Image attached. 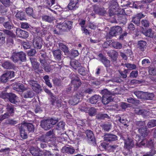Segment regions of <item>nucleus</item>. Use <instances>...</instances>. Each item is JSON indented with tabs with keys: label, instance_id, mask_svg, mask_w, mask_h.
Here are the masks:
<instances>
[{
	"label": "nucleus",
	"instance_id": "17",
	"mask_svg": "<svg viewBox=\"0 0 156 156\" xmlns=\"http://www.w3.org/2000/svg\"><path fill=\"white\" fill-rule=\"evenodd\" d=\"M61 52V51L59 49L52 50V52L53 57L56 61H59L61 60L62 57Z\"/></svg>",
	"mask_w": 156,
	"mask_h": 156
},
{
	"label": "nucleus",
	"instance_id": "59",
	"mask_svg": "<svg viewBox=\"0 0 156 156\" xmlns=\"http://www.w3.org/2000/svg\"><path fill=\"white\" fill-rule=\"evenodd\" d=\"M132 22L137 26H138L140 24V20L139 17H138L137 16H136L133 18Z\"/></svg>",
	"mask_w": 156,
	"mask_h": 156
},
{
	"label": "nucleus",
	"instance_id": "34",
	"mask_svg": "<svg viewBox=\"0 0 156 156\" xmlns=\"http://www.w3.org/2000/svg\"><path fill=\"white\" fill-rule=\"evenodd\" d=\"M44 91L48 94L51 97L52 100L51 101L52 102L51 104L52 105H54V102L56 101V97L53 95V94L51 92L50 90L48 89L47 88H44Z\"/></svg>",
	"mask_w": 156,
	"mask_h": 156
},
{
	"label": "nucleus",
	"instance_id": "53",
	"mask_svg": "<svg viewBox=\"0 0 156 156\" xmlns=\"http://www.w3.org/2000/svg\"><path fill=\"white\" fill-rule=\"evenodd\" d=\"M30 61L32 63V65L35 69H37L39 67L38 63L34 60L33 58H30Z\"/></svg>",
	"mask_w": 156,
	"mask_h": 156
},
{
	"label": "nucleus",
	"instance_id": "51",
	"mask_svg": "<svg viewBox=\"0 0 156 156\" xmlns=\"http://www.w3.org/2000/svg\"><path fill=\"white\" fill-rule=\"evenodd\" d=\"M149 128L156 126V119H152L149 121L147 125Z\"/></svg>",
	"mask_w": 156,
	"mask_h": 156
},
{
	"label": "nucleus",
	"instance_id": "13",
	"mask_svg": "<svg viewBox=\"0 0 156 156\" xmlns=\"http://www.w3.org/2000/svg\"><path fill=\"white\" fill-rule=\"evenodd\" d=\"M15 75V73L13 71H7L3 74L1 77V80L2 83L7 82L9 80Z\"/></svg>",
	"mask_w": 156,
	"mask_h": 156
},
{
	"label": "nucleus",
	"instance_id": "58",
	"mask_svg": "<svg viewBox=\"0 0 156 156\" xmlns=\"http://www.w3.org/2000/svg\"><path fill=\"white\" fill-rule=\"evenodd\" d=\"M23 46L25 50L30 49L31 47V44L28 41L24 42L23 43Z\"/></svg>",
	"mask_w": 156,
	"mask_h": 156
},
{
	"label": "nucleus",
	"instance_id": "48",
	"mask_svg": "<svg viewBox=\"0 0 156 156\" xmlns=\"http://www.w3.org/2000/svg\"><path fill=\"white\" fill-rule=\"evenodd\" d=\"M77 3H75L73 2H70L68 5V9L70 10L75 9L77 8L78 5H77Z\"/></svg>",
	"mask_w": 156,
	"mask_h": 156
},
{
	"label": "nucleus",
	"instance_id": "21",
	"mask_svg": "<svg viewBox=\"0 0 156 156\" xmlns=\"http://www.w3.org/2000/svg\"><path fill=\"white\" fill-rule=\"evenodd\" d=\"M40 63H42L46 62L45 59L48 58L46 52L44 50H41L38 52Z\"/></svg>",
	"mask_w": 156,
	"mask_h": 156
},
{
	"label": "nucleus",
	"instance_id": "61",
	"mask_svg": "<svg viewBox=\"0 0 156 156\" xmlns=\"http://www.w3.org/2000/svg\"><path fill=\"white\" fill-rule=\"evenodd\" d=\"M4 5H0V12L2 15H4L7 12V9Z\"/></svg>",
	"mask_w": 156,
	"mask_h": 156
},
{
	"label": "nucleus",
	"instance_id": "20",
	"mask_svg": "<svg viewBox=\"0 0 156 156\" xmlns=\"http://www.w3.org/2000/svg\"><path fill=\"white\" fill-rule=\"evenodd\" d=\"M108 55L111 58V61L115 62L117 59L118 56V52L114 50H111L107 53Z\"/></svg>",
	"mask_w": 156,
	"mask_h": 156
},
{
	"label": "nucleus",
	"instance_id": "55",
	"mask_svg": "<svg viewBox=\"0 0 156 156\" xmlns=\"http://www.w3.org/2000/svg\"><path fill=\"white\" fill-rule=\"evenodd\" d=\"M125 66L129 70H132L136 69V65L134 64L130 63H126L124 64Z\"/></svg>",
	"mask_w": 156,
	"mask_h": 156
},
{
	"label": "nucleus",
	"instance_id": "19",
	"mask_svg": "<svg viewBox=\"0 0 156 156\" xmlns=\"http://www.w3.org/2000/svg\"><path fill=\"white\" fill-rule=\"evenodd\" d=\"M16 33L17 35L19 37L23 38H26L29 36V33L27 31L19 28L16 29Z\"/></svg>",
	"mask_w": 156,
	"mask_h": 156
},
{
	"label": "nucleus",
	"instance_id": "33",
	"mask_svg": "<svg viewBox=\"0 0 156 156\" xmlns=\"http://www.w3.org/2000/svg\"><path fill=\"white\" fill-rule=\"evenodd\" d=\"M71 66L75 69L76 70L79 67H80L81 64L76 59L71 60Z\"/></svg>",
	"mask_w": 156,
	"mask_h": 156
},
{
	"label": "nucleus",
	"instance_id": "43",
	"mask_svg": "<svg viewBox=\"0 0 156 156\" xmlns=\"http://www.w3.org/2000/svg\"><path fill=\"white\" fill-rule=\"evenodd\" d=\"M137 113L139 115H142L144 117H147L148 115L149 112L145 109H140L139 110Z\"/></svg>",
	"mask_w": 156,
	"mask_h": 156
},
{
	"label": "nucleus",
	"instance_id": "7",
	"mask_svg": "<svg viewBox=\"0 0 156 156\" xmlns=\"http://www.w3.org/2000/svg\"><path fill=\"white\" fill-rule=\"evenodd\" d=\"M137 133H138L136 134V136L138 138V140L139 142V139L144 138L147 136L149 133V130L145 126V127H141L138 128Z\"/></svg>",
	"mask_w": 156,
	"mask_h": 156
},
{
	"label": "nucleus",
	"instance_id": "10",
	"mask_svg": "<svg viewBox=\"0 0 156 156\" xmlns=\"http://www.w3.org/2000/svg\"><path fill=\"white\" fill-rule=\"evenodd\" d=\"M27 81L29 84L31 86L32 89L34 91L37 93L41 92L42 90L41 87L37 81L30 80Z\"/></svg>",
	"mask_w": 156,
	"mask_h": 156
},
{
	"label": "nucleus",
	"instance_id": "60",
	"mask_svg": "<svg viewBox=\"0 0 156 156\" xmlns=\"http://www.w3.org/2000/svg\"><path fill=\"white\" fill-rule=\"evenodd\" d=\"M112 45L114 48L116 49H121L122 48V44L117 42H112Z\"/></svg>",
	"mask_w": 156,
	"mask_h": 156
},
{
	"label": "nucleus",
	"instance_id": "28",
	"mask_svg": "<svg viewBox=\"0 0 156 156\" xmlns=\"http://www.w3.org/2000/svg\"><path fill=\"white\" fill-rule=\"evenodd\" d=\"M79 97V96L77 94L74 96L69 100V103L72 105H76L80 101Z\"/></svg>",
	"mask_w": 156,
	"mask_h": 156
},
{
	"label": "nucleus",
	"instance_id": "24",
	"mask_svg": "<svg viewBox=\"0 0 156 156\" xmlns=\"http://www.w3.org/2000/svg\"><path fill=\"white\" fill-rule=\"evenodd\" d=\"M2 66L6 69H14L15 66L11 62L9 61H5L2 64Z\"/></svg>",
	"mask_w": 156,
	"mask_h": 156
},
{
	"label": "nucleus",
	"instance_id": "12",
	"mask_svg": "<svg viewBox=\"0 0 156 156\" xmlns=\"http://www.w3.org/2000/svg\"><path fill=\"white\" fill-rule=\"evenodd\" d=\"M122 32V28L120 26H116L112 27L109 32V34L112 37L121 34Z\"/></svg>",
	"mask_w": 156,
	"mask_h": 156
},
{
	"label": "nucleus",
	"instance_id": "3",
	"mask_svg": "<svg viewBox=\"0 0 156 156\" xmlns=\"http://www.w3.org/2000/svg\"><path fill=\"white\" fill-rule=\"evenodd\" d=\"M10 58L14 63L18 62L19 61L24 62L26 61V55L23 51L19 52H14L12 53Z\"/></svg>",
	"mask_w": 156,
	"mask_h": 156
},
{
	"label": "nucleus",
	"instance_id": "39",
	"mask_svg": "<svg viewBox=\"0 0 156 156\" xmlns=\"http://www.w3.org/2000/svg\"><path fill=\"white\" fill-rule=\"evenodd\" d=\"M58 45L59 48L61 49L65 53H69V51L68 47L62 43H59Z\"/></svg>",
	"mask_w": 156,
	"mask_h": 156
},
{
	"label": "nucleus",
	"instance_id": "25",
	"mask_svg": "<svg viewBox=\"0 0 156 156\" xmlns=\"http://www.w3.org/2000/svg\"><path fill=\"white\" fill-rule=\"evenodd\" d=\"M71 83L73 85L75 90H76L81 84V81L79 78L72 80Z\"/></svg>",
	"mask_w": 156,
	"mask_h": 156
},
{
	"label": "nucleus",
	"instance_id": "45",
	"mask_svg": "<svg viewBox=\"0 0 156 156\" xmlns=\"http://www.w3.org/2000/svg\"><path fill=\"white\" fill-rule=\"evenodd\" d=\"M144 94V99L151 100L153 99L154 97V94L152 93H150L147 92H145Z\"/></svg>",
	"mask_w": 156,
	"mask_h": 156
},
{
	"label": "nucleus",
	"instance_id": "22",
	"mask_svg": "<svg viewBox=\"0 0 156 156\" xmlns=\"http://www.w3.org/2000/svg\"><path fill=\"white\" fill-rule=\"evenodd\" d=\"M141 32L146 37L150 38H152L153 37L154 33L152 32V29L151 28L147 29L142 27Z\"/></svg>",
	"mask_w": 156,
	"mask_h": 156
},
{
	"label": "nucleus",
	"instance_id": "29",
	"mask_svg": "<svg viewBox=\"0 0 156 156\" xmlns=\"http://www.w3.org/2000/svg\"><path fill=\"white\" fill-rule=\"evenodd\" d=\"M42 20L46 22L51 23L54 20V17L51 15H44L41 17Z\"/></svg>",
	"mask_w": 156,
	"mask_h": 156
},
{
	"label": "nucleus",
	"instance_id": "56",
	"mask_svg": "<svg viewBox=\"0 0 156 156\" xmlns=\"http://www.w3.org/2000/svg\"><path fill=\"white\" fill-rule=\"evenodd\" d=\"M119 73L121 75V77L123 79L126 78L127 77L126 74L128 72V69H125L124 71H122L119 70Z\"/></svg>",
	"mask_w": 156,
	"mask_h": 156
},
{
	"label": "nucleus",
	"instance_id": "30",
	"mask_svg": "<svg viewBox=\"0 0 156 156\" xmlns=\"http://www.w3.org/2000/svg\"><path fill=\"white\" fill-rule=\"evenodd\" d=\"M15 16L16 18L20 20H23L26 19L24 12L21 10L17 11V12Z\"/></svg>",
	"mask_w": 156,
	"mask_h": 156
},
{
	"label": "nucleus",
	"instance_id": "40",
	"mask_svg": "<svg viewBox=\"0 0 156 156\" xmlns=\"http://www.w3.org/2000/svg\"><path fill=\"white\" fill-rule=\"evenodd\" d=\"M62 150L63 151H65L66 152L73 154L74 152V149L70 147H63Z\"/></svg>",
	"mask_w": 156,
	"mask_h": 156
},
{
	"label": "nucleus",
	"instance_id": "49",
	"mask_svg": "<svg viewBox=\"0 0 156 156\" xmlns=\"http://www.w3.org/2000/svg\"><path fill=\"white\" fill-rule=\"evenodd\" d=\"M145 92L140 91H134V94L139 98L143 99L144 98V94Z\"/></svg>",
	"mask_w": 156,
	"mask_h": 156
},
{
	"label": "nucleus",
	"instance_id": "35",
	"mask_svg": "<svg viewBox=\"0 0 156 156\" xmlns=\"http://www.w3.org/2000/svg\"><path fill=\"white\" fill-rule=\"evenodd\" d=\"M3 26L6 29L11 30L13 28L14 25L11 21H9L3 23Z\"/></svg>",
	"mask_w": 156,
	"mask_h": 156
},
{
	"label": "nucleus",
	"instance_id": "52",
	"mask_svg": "<svg viewBox=\"0 0 156 156\" xmlns=\"http://www.w3.org/2000/svg\"><path fill=\"white\" fill-rule=\"evenodd\" d=\"M127 102L133 104H138L139 102V101L136 99H134L132 98L129 97L127 98L126 100Z\"/></svg>",
	"mask_w": 156,
	"mask_h": 156
},
{
	"label": "nucleus",
	"instance_id": "31",
	"mask_svg": "<svg viewBox=\"0 0 156 156\" xmlns=\"http://www.w3.org/2000/svg\"><path fill=\"white\" fill-rule=\"evenodd\" d=\"M34 95V93L32 91L29 90L24 92L22 94V97L25 98H32Z\"/></svg>",
	"mask_w": 156,
	"mask_h": 156
},
{
	"label": "nucleus",
	"instance_id": "6",
	"mask_svg": "<svg viewBox=\"0 0 156 156\" xmlns=\"http://www.w3.org/2000/svg\"><path fill=\"white\" fill-rule=\"evenodd\" d=\"M32 148L30 150V153L35 156H41L45 153V156H53L51 154L50 152L48 151L43 152L41 150H40L38 147H32Z\"/></svg>",
	"mask_w": 156,
	"mask_h": 156
},
{
	"label": "nucleus",
	"instance_id": "4",
	"mask_svg": "<svg viewBox=\"0 0 156 156\" xmlns=\"http://www.w3.org/2000/svg\"><path fill=\"white\" fill-rule=\"evenodd\" d=\"M101 93L102 95V103L104 105H107L113 100L112 97V94L107 89L102 90Z\"/></svg>",
	"mask_w": 156,
	"mask_h": 156
},
{
	"label": "nucleus",
	"instance_id": "11",
	"mask_svg": "<svg viewBox=\"0 0 156 156\" xmlns=\"http://www.w3.org/2000/svg\"><path fill=\"white\" fill-rule=\"evenodd\" d=\"M85 133L88 139V143L95 146L96 140L93 132L90 130L87 129L85 131Z\"/></svg>",
	"mask_w": 156,
	"mask_h": 156
},
{
	"label": "nucleus",
	"instance_id": "16",
	"mask_svg": "<svg viewBox=\"0 0 156 156\" xmlns=\"http://www.w3.org/2000/svg\"><path fill=\"white\" fill-rule=\"evenodd\" d=\"M34 46L35 48L40 49L42 46L41 39L39 37L34 38L33 40Z\"/></svg>",
	"mask_w": 156,
	"mask_h": 156
},
{
	"label": "nucleus",
	"instance_id": "50",
	"mask_svg": "<svg viewBox=\"0 0 156 156\" xmlns=\"http://www.w3.org/2000/svg\"><path fill=\"white\" fill-rule=\"evenodd\" d=\"M9 30L4 29L2 31L5 34L9 36V37H15L16 35L13 34Z\"/></svg>",
	"mask_w": 156,
	"mask_h": 156
},
{
	"label": "nucleus",
	"instance_id": "37",
	"mask_svg": "<svg viewBox=\"0 0 156 156\" xmlns=\"http://www.w3.org/2000/svg\"><path fill=\"white\" fill-rule=\"evenodd\" d=\"M96 112L97 109H95L94 108L89 107L87 113H88L89 115L90 116H95L96 115Z\"/></svg>",
	"mask_w": 156,
	"mask_h": 156
},
{
	"label": "nucleus",
	"instance_id": "62",
	"mask_svg": "<svg viewBox=\"0 0 156 156\" xmlns=\"http://www.w3.org/2000/svg\"><path fill=\"white\" fill-rule=\"evenodd\" d=\"M79 67V68L78 69V73L83 76H85L86 74V72L84 68L80 66Z\"/></svg>",
	"mask_w": 156,
	"mask_h": 156
},
{
	"label": "nucleus",
	"instance_id": "36",
	"mask_svg": "<svg viewBox=\"0 0 156 156\" xmlns=\"http://www.w3.org/2000/svg\"><path fill=\"white\" fill-rule=\"evenodd\" d=\"M18 123V121L15 120L14 119H9L6 120L5 122L6 125H11L14 126Z\"/></svg>",
	"mask_w": 156,
	"mask_h": 156
},
{
	"label": "nucleus",
	"instance_id": "8",
	"mask_svg": "<svg viewBox=\"0 0 156 156\" xmlns=\"http://www.w3.org/2000/svg\"><path fill=\"white\" fill-rule=\"evenodd\" d=\"M104 140L102 143L101 146H106L108 145V142L115 141L117 140V136L114 134L110 133H106L104 136Z\"/></svg>",
	"mask_w": 156,
	"mask_h": 156
},
{
	"label": "nucleus",
	"instance_id": "57",
	"mask_svg": "<svg viewBox=\"0 0 156 156\" xmlns=\"http://www.w3.org/2000/svg\"><path fill=\"white\" fill-rule=\"evenodd\" d=\"M0 2L6 7H8L10 5V0H0Z\"/></svg>",
	"mask_w": 156,
	"mask_h": 156
},
{
	"label": "nucleus",
	"instance_id": "27",
	"mask_svg": "<svg viewBox=\"0 0 156 156\" xmlns=\"http://www.w3.org/2000/svg\"><path fill=\"white\" fill-rule=\"evenodd\" d=\"M137 45L138 48L141 51H144L146 49L147 44L146 41L141 40L138 41Z\"/></svg>",
	"mask_w": 156,
	"mask_h": 156
},
{
	"label": "nucleus",
	"instance_id": "26",
	"mask_svg": "<svg viewBox=\"0 0 156 156\" xmlns=\"http://www.w3.org/2000/svg\"><path fill=\"white\" fill-rule=\"evenodd\" d=\"M146 145L147 146H153V141L152 140H150L147 142V140L146 139H144L139 142V146H145Z\"/></svg>",
	"mask_w": 156,
	"mask_h": 156
},
{
	"label": "nucleus",
	"instance_id": "15",
	"mask_svg": "<svg viewBox=\"0 0 156 156\" xmlns=\"http://www.w3.org/2000/svg\"><path fill=\"white\" fill-rule=\"evenodd\" d=\"M115 17L117 23L123 25L126 23L127 19L126 15L119 14V15H115Z\"/></svg>",
	"mask_w": 156,
	"mask_h": 156
},
{
	"label": "nucleus",
	"instance_id": "5",
	"mask_svg": "<svg viewBox=\"0 0 156 156\" xmlns=\"http://www.w3.org/2000/svg\"><path fill=\"white\" fill-rule=\"evenodd\" d=\"M1 97L4 99H7L11 103L15 104L17 102V96L12 93H8L6 92H2Z\"/></svg>",
	"mask_w": 156,
	"mask_h": 156
},
{
	"label": "nucleus",
	"instance_id": "44",
	"mask_svg": "<svg viewBox=\"0 0 156 156\" xmlns=\"http://www.w3.org/2000/svg\"><path fill=\"white\" fill-rule=\"evenodd\" d=\"M65 123L63 122H58L56 126L55 129L64 130L65 129Z\"/></svg>",
	"mask_w": 156,
	"mask_h": 156
},
{
	"label": "nucleus",
	"instance_id": "23",
	"mask_svg": "<svg viewBox=\"0 0 156 156\" xmlns=\"http://www.w3.org/2000/svg\"><path fill=\"white\" fill-rule=\"evenodd\" d=\"M94 11L96 13L100 15H104L105 11L104 9L99 7L98 5L94 6Z\"/></svg>",
	"mask_w": 156,
	"mask_h": 156
},
{
	"label": "nucleus",
	"instance_id": "46",
	"mask_svg": "<svg viewBox=\"0 0 156 156\" xmlns=\"http://www.w3.org/2000/svg\"><path fill=\"white\" fill-rule=\"evenodd\" d=\"M118 120L120 122L122 123L123 125L126 126H128V122L125 117L123 116L120 117Z\"/></svg>",
	"mask_w": 156,
	"mask_h": 156
},
{
	"label": "nucleus",
	"instance_id": "38",
	"mask_svg": "<svg viewBox=\"0 0 156 156\" xmlns=\"http://www.w3.org/2000/svg\"><path fill=\"white\" fill-rule=\"evenodd\" d=\"M101 126L102 127L103 129L105 131H108L111 129V124L110 123L108 122L102 124Z\"/></svg>",
	"mask_w": 156,
	"mask_h": 156
},
{
	"label": "nucleus",
	"instance_id": "42",
	"mask_svg": "<svg viewBox=\"0 0 156 156\" xmlns=\"http://www.w3.org/2000/svg\"><path fill=\"white\" fill-rule=\"evenodd\" d=\"M41 66L45 72H49L50 71L51 69L49 64L46 62L41 63Z\"/></svg>",
	"mask_w": 156,
	"mask_h": 156
},
{
	"label": "nucleus",
	"instance_id": "54",
	"mask_svg": "<svg viewBox=\"0 0 156 156\" xmlns=\"http://www.w3.org/2000/svg\"><path fill=\"white\" fill-rule=\"evenodd\" d=\"M135 125L139 127H145V123L144 121L140 120L136 121L135 122Z\"/></svg>",
	"mask_w": 156,
	"mask_h": 156
},
{
	"label": "nucleus",
	"instance_id": "47",
	"mask_svg": "<svg viewBox=\"0 0 156 156\" xmlns=\"http://www.w3.org/2000/svg\"><path fill=\"white\" fill-rule=\"evenodd\" d=\"M96 118L98 119L103 120L105 119H109L110 117L106 114H99L96 115Z\"/></svg>",
	"mask_w": 156,
	"mask_h": 156
},
{
	"label": "nucleus",
	"instance_id": "9",
	"mask_svg": "<svg viewBox=\"0 0 156 156\" xmlns=\"http://www.w3.org/2000/svg\"><path fill=\"white\" fill-rule=\"evenodd\" d=\"M73 22L68 21L62 23L57 26V27L59 29L61 32L67 31L72 28Z\"/></svg>",
	"mask_w": 156,
	"mask_h": 156
},
{
	"label": "nucleus",
	"instance_id": "1",
	"mask_svg": "<svg viewBox=\"0 0 156 156\" xmlns=\"http://www.w3.org/2000/svg\"><path fill=\"white\" fill-rule=\"evenodd\" d=\"M17 127L20 131L21 136L24 139L27 138L28 133H33L34 131V126L31 123L26 122L22 124H19Z\"/></svg>",
	"mask_w": 156,
	"mask_h": 156
},
{
	"label": "nucleus",
	"instance_id": "18",
	"mask_svg": "<svg viewBox=\"0 0 156 156\" xmlns=\"http://www.w3.org/2000/svg\"><path fill=\"white\" fill-rule=\"evenodd\" d=\"M139 141L137 142L129 137L124 140V146H133L135 143L137 144V146H139Z\"/></svg>",
	"mask_w": 156,
	"mask_h": 156
},
{
	"label": "nucleus",
	"instance_id": "64",
	"mask_svg": "<svg viewBox=\"0 0 156 156\" xmlns=\"http://www.w3.org/2000/svg\"><path fill=\"white\" fill-rule=\"evenodd\" d=\"M156 154V151L151 149L150 151L147 152L146 154L142 156H153Z\"/></svg>",
	"mask_w": 156,
	"mask_h": 156
},
{
	"label": "nucleus",
	"instance_id": "14",
	"mask_svg": "<svg viewBox=\"0 0 156 156\" xmlns=\"http://www.w3.org/2000/svg\"><path fill=\"white\" fill-rule=\"evenodd\" d=\"M98 56L100 58V61L103 64L105 67L106 68V70L108 72V67L110 66V61L108 60L102 54H99Z\"/></svg>",
	"mask_w": 156,
	"mask_h": 156
},
{
	"label": "nucleus",
	"instance_id": "32",
	"mask_svg": "<svg viewBox=\"0 0 156 156\" xmlns=\"http://www.w3.org/2000/svg\"><path fill=\"white\" fill-rule=\"evenodd\" d=\"M7 112L12 116L13 115L14 113V107L13 105L11 104L7 105L6 107Z\"/></svg>",
	"mask_w": 156,
	"mask_h": 156
},
{
	"label": "nucleus",
	"instance_id": "63",
	"mask_svg": "<svg viewBox=\"0 0 156 156\" xmlns=\"http://www.w3.org/2000/svg\"><path fill=\"white\" fill-rule=\"evenodd\" d=\"M36 51L35 49H30L27 51V53L28 55L33 56L34 55L36 54Z\"/></svg>",
	"mask_w": 156,
	"mask_h": 156
},
{
	"label": "nucleus",
	"instance_id": "41",
	"mask_svg": "<svg viewBox=\"0 0 156 156\" xmlns=\"http://www.w3.org/2000/svg\"><path fill=\"white\" fill-rule=\"evenodd\" d=\"M100 96L95 95L92 97L90 99V103L92 104H95L97 102L98 99L99 98Z\"/></svg>",
	"mask_w": 156,
	"mask_h": 156
},
{
	"label": "nucleus",
	"instance_id": "2",
	"mask_svg": "<svg viewBox=\"0 0 156 156\" xmlns=\"http://www.w3.org/2000/svg\"><path fill=\"white\" fill-rule=\"evenodd\" d=\"M58 122V119L55 118L43 119L41 121L40 126L44 130H47L52 128Z\"/></svg>",
	"mask_w": 156,
	"mask_h": 156
}]
</instances>
